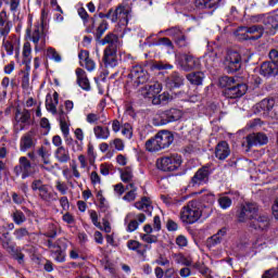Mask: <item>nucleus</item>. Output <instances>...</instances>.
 <instances>
[{"mask_svg": "<svg viewBox=\"0 0 278 278\" xmlns=\"http://www.w3.org/2000/svg\"><path fill=\"white\" fill-rule=\"evenodd\" d=\"M26 38L35 45L36 53L47 47V33H45V26L40 22L26 29Z\"/></svg>", "mask_w": 278, "mask_h": 278, "instance_id": "obj_1", "label": "nucleus"}, {"mask_svg": "<svg viewBox=\"0 0 278 278\" xmlns=\"http://www.w3.org/2000/svg\"><path fill=\"white\" fill-rule=\"evenodd\" d=\"M31 125H34V116L31 115V111L16 108L13 117V131L18 134L20 131L27 129V127H31Z\"/></svg>", "mask_w": 278, "mask_h": 278, "instance_id": "obj_2", "label": "nucleus"}, {"mask_svg": "<svg viewBox=\"0 0 278 278\" xmlns=\"http://www.w3.org/2000/svg\"><path fill=\"white\" fill-rule=\"evenodd\" d=\"M100 16L110 18L112 23H119V25L126 27L131 18V7L128 4H119L115 10L111 9L105 15L101 14Z\"/></svg>", "mask_w": 278, "mask_h": 278, "instance_id": "obj_3", "label": "nucleus"}, {"mask_svg": "<svg viewBox=\"0 0 278 278\" xmlns=\"http://www.w3.org/2000/svg\"><path fill=\"white\" fill-rule=\"evenodd\" d=\"M233 83V77L225 76L220 79V85L226 86L224 90V96L227 99H240V97H244L247 94V85L244 84H236Z\"/></svg>", "mask_w": 278, "mask_h": 278, "instance_id": "obj_4", "label": "nucleus"}, {"mask_svg": "<svg viewBox=\"0 0 278 278\" xmlns=\"http://www.w3.org/2000/svg\"><path fill=\"white\" fill-rule=\"evenodd\" d=\"M184 116V112L178 109H169L165 111H159L152 118L153 125L160 127L162 125H168V123H176Z\"/></svg>", "mask_w": 278, "mask_h": 278, "instance_id": "obj_5", "label": "nucleus"}, {"mask_svg": "<svg viewBox=\"0 0 278 278\" xmlns=\"http://www.w3.org/2000/svg\"><path fill=\"white\" fill-rule=\"evenodd\" d=\"M181 155L170 154L156 160V168L163 173H175L182 164Z\"/></svg>", "mask_w": 278, "mask_h": 278, "instance_id": "obj_6", "label": "nucleus"}, {"mask_svg": "<svg viewBox=\"0 0 278 278\" xmlns=\"http://www.w3.org/2000/svg\"><path fill=\"white\" fill-rule=\"evenodd\" d=\"M202 212L201 208L197 205V202L190 201L185 205L179 213V218L181 223L186 225H194L199 218H201Z\"/></svg>", "mask_w": 278, "mask_h": 278, "instance_id": "obj_7", "label": "nucleus"}, {"mask_svg": "<svg viewBox=\"0 0 278 278\" xmlns=\"http://www.w3.org/2000/svg\"><path fill=\"white\" fill-rule=\"evenodd\" d=\"M227 73H238L242 68V55L238 51L229 50L224 59Z\"/></svg>", "mask_w": 278, "mask_h": 278, "instance_id": "obj_8", "label": "nucleus"}, {"mask_svg": "<svg viewBox=\"0 0 278 278\" xmlns=\"http://www.w3.org/2000/svg\"><path fill=\"white\" fill-rule=\"evenodd\" d=\"M210 175H212V166L206 164L197 170L189 184L192 188L205 186L210 182Z\"/></svg>", "mask_w": 278, "mask_h": 278, "instance_id": "obj_9", "label": "nucleus"}, {"mask_svg": "<svg viewBox=\"0 0 278 278\" xmlns=\"http://www.w3.org/2000/svg\"><path fill=\"white\" fill-rule=\"evenodd\" d=\"M257 212H260V206L257 203L248 202L241 206V211L238 215L239 223H250L255 216H257Z\"/></svg>", "mask_w": 278, "mask_h": 278, "instance_id": "obj_10", "label": "nucleus"}, {"mask_svg": "<svg viewBox=\"0 0 278 278\" xmlns=\"http://www.w3.org/2000/svg\"><path fill=\"white\" fill-rule=\"evenodd\" d=\"M2 47L7 52V55H14L15 51V59L18 61L21 39H18L16 35H11L9 37L7 35V37H3Z\"/></svg>", "mask_w": 278, "mask_h": 278, "instance_id": "obj_11", "label": "nucleus"}, {"mask_svg": "<svg viewBox=\"0 0 278 278\" xmlns=\"http://www.w3.org/2000/svg\"><path fill=\"white\" fill-rule=\"evenodd\" d=\"M36 144H38V138H36V130L30 129L21 137L20 151H22V153H26V151L36 149Z\"/></svg>", "mask_w": 278, "mask_h": 278, "instance_id": "obj_12", "label": "nucleus"}, {"mask_svg": "<svg viewBox=\"0 0 278 278\" xmlns=\"http://www.w3.org/2000/svg\"><path fill=\"white\" fill-rule=\"evenodd\" d=\"M268 144V137L264 132H253L245 137V141L242 143V147L247 148L249 151L252 147H262Z\"/></svg>", "mask_w": 278, "mask_h": 278, "instance_id": "obj_13", "label": "nucleus"}, {"mask_svg": "<svg viewBox=\"0 0 278 278\" xmlns=\"http://www.w3.org/2000/svg\"><path fill=\"white\" fill-rule=\"evenodd\" d=\"M146 220L147 215L143 213H139L137 215L136 213H128L125 217V224L127 225L126 231H128V233L136 231V229H138V227Z\"/></svg>", "mask_w": 278, "mask_h": 278, "instance_id": "obj_14", "label": "nucleus"}, {"mask_svg": "<svg viewBox=\"0 0 278 278\" xmlns=\"http://www.w3.org/2000/svg\"><path fill=\"white\" fill-rule=\"evenodd\" d=\"M162 92V84L159 81H152L149 85H144L139 89V94L144 99H157V94Z\"/></svg>", "mask_w": 278, "mask_h": 278, "instance_id": "obj_15", "label": "nucleus"}, {"mask_svg": "<svg viewBox=\"0 0 278 278\" xmlns=\"http://www.w3.org/2000/svg\"><path fill=\"white\" fill-rule=\"evenodd\" d=\"M13 173L16 177L21 175L22 179H27L31 175V161L27 156H21L18 159V165L14 167Z\"/></svg>", "mask_w": 278, "mask_h": 278, "instance_id": "obj_16", "label": "nucleus"}, {"mask_svg": "<svg viewBox=\"0 0 278 278\" xmlns=\"http://www.w3.org/2000/svg\"><path fill=\"white\" fill-rule=\"evenodd\" d=\"M239 31H243L245 40H260L264 36V26L252 25V26H241Z\"/></svg>", "mask_w": 278, "mask_h": 278, "instance_id": "obj_17", "label": "nucleus"}, {"mask_svg": "<svg viewBox=\"0 0 278 278\" xmlns=\"http://www.w3.org/2000/svg\"><path fill=\"white\" fill-rule=\"evenodd\" d=\"M129 77L137 86H140V84H147V81H149V73L144 70V67H142V65L132 66Z\"/></svg>", "mask_w": 278, "mask_h": 278, "instance_id": "obj_18", "label": "nucleus"}, {"mask_svg": "<svg viewBox=\"0 0 278 278\" xmlns=\"http://www.w3.org/2000/svg\"><path fill=\"white\" fill-rule=\"evenodd\" d=\"M68 248V240L65 238L59 239V247H53L51 256L55 262L63 263L66 262V249Z\"/></svg>", "mask_w": 278, "mask_h": 278, "instance_id": "obj_19", "label": "nucleus"}, {"mask_svg": "<svg viewBox=\"0 0 278 278\" xmlns=\"http://www.w3.org/2000/svg\"><path fill=\"white\" fill-rule=\"evenodd\" d=\"M178 64L182 71H194V68H199L201 66V61L194 58L192 54H182L178 60Z\"/></svg>", "mask_w": 278, "mask_h": 278, "instance_id": "obj_20", "label": "nucleus"}, {"mask_svg": "<svg viewBox=\"0 0 278 278\" xmlns=\"http://www.w3.org/2000/svg\"><path fill=\"white\" fill-rule=\"evenodd\" d=\"M77 12L85 27H87V31L92 34V31H94V27H97V15L90 18V15H88V12L84 7L78 8Z\"/></svg>", "mask_w": 278, "mask_h": 278, "instance_id": "obj_21", "label": "nucleus"}, {"mask_svg": "<svg viewBox=\"0 0 278 278\" xmlns=\"http://www.w3.org/2000/svg\"><path fill=\"white\" fill-rule=\"evenodd\" d=\"M167 36L174 39L178 47H188V38L179 27H172L166 30Z\"/></svg>", "mask_w": 278, "mask_h": 278, "instance_id": "obj_22", "label": "nucleus"}, {"mask_svg": "<svg viewBox=\"0 0 278 278\" xmlns=\"http://www.w3.org/2000/svg\"><path fill=\"white\" fill-rule=\"evenodd\" d=\"M118 50H104L102 62L105 68H115L118 66Z\"/></svg>", "mask_w": 278, "mask_h": 278, "instance_id": "obj_23", "label": "nucleus"}, {"mask_svg": "<svg viewBox=\"0 0 278 278\" xmlns=\"http://www.w3.org/2000/svg\"><path fill=\"white\" fill-rule=\"evenodd\" d=\"M0 244L9 253L14 251V245H12V238H10V231L4 225H0Z\"/></svg>", "mask_w": 278, "mask_h": 278, "instance_id": "obj_24", "label": "nucleus"}, {"mask_svg": "<svg viewBox=\"0 0 278 278\" xmlns=\"http://www.w3.org/2000/svg\"><path fill=\"white\" fill-rule=\"evenodd\" d=\"M101 45H108L104 51H118V47H121V40L117 35L113 33H109L102 40Z\"/></svg>", "mask_w": 278, "mask_h": 278, "instance_id": "obj_25", "label": "nucleus"}, {"mask_svg": "<svg viewBox=\"0 0 278 278\" xmlns=\"http://www.w3.org/2000/svg\"><path fill=\"white\" fill-rule=\"evenodd\" d=\"M278 74V64L275 61L264 62L260 67V75L263 77H275Z\"/></svg>", "mask_w": 278, "mask_h": 278, "instance_id": "obj_26", "label": "nucleus"}, {"mask_svg": "<svg viewBox=\"0 0 278 278\" xmlns=\"http://www.w3.org/2000/svg\"><path fill=\"white\" fill-rule=\"evenodd\" d=\"M11 30H12V23L8 17V11L2 10L0 12V36L2 38H5L7 36L10 35Z\"/></svg>", "mask_w": 278, "mask_h": 278, "instance_id": "obj_27", "label": "nucleus"}, {"mask_svg": "<svg viewBox=\"0 0 278 278\" xmlns=\"http://www.w3.org/2000/svg\"><path fill=\"white\" fill-rule=\"evenodd\" d=\"M155 136L161 147V150L168 149V147L173 144V141L175 140V137L168 130H162L157 132Z\"/></svg>", "mask_w": 278, "mask_h": 278, "instance_id": "obj_28", "label": "nucleus"}, {"mask_svg": "<svg viewBox=\"0 0 278 278\" xmlns=\"http://www.w3.org/2000/svg\"><path fill=\"white\" fill-rule=\"evenodd\" d=\"M231 155V149L227 141H219L215 148V157L217 160H227Z\"/></svg>", "mask_w": 278, "mask_h": 278, "instance_id": "obj_29", "label": "nucleus"}, {"mask_svg": "<svg viewBox=\"0 0 278 278\" xmlns=\"http://www.w3.org/2000/svg\"><path fill=\"white\" fill-rule=\"evenodd\" d=\"M268 225H270V222L268 219V216L266 215L257 214V216H255L250 222V227L252 229H260L261 231H264V229H268Z\"/></svg>", "mask_w": 278, "mask_h": 278, "instance_id": "obj_30", "label": "nucleus"}, {"mask_svg": "<svg viewBox=\"0 0 278 278\" xmlns=\"http://www.w3.org/2000/svg\"><path fill=\"white\" fill-rule=\"evenodd\" d=\"M263 23L267 34L275 36V31H277L278 28V15H265Z\"/></svg>", "mask_w": 278, "mask_h": 278, "instance_id": "obj_31", "label": "nucleus"}, {"mask_svg": "<svg viewBox=\"0 0 278 278\" xmlns=\"http://www.w3.org/2000/svg\"><path fill=\"white\" fill-rule=\"evenodd\" d=\"M58 103H60V94L58 91H54L52 97L51 94L47 96L46 110H48L53 115L58 114Z\"/></svg>", "mask_w": 278, "mask_h": 278, "instance_id": "obj_32", "label": "nucleus"}, {"mask_svg": "<svg viewBox=\"0 0 278 278\" xmlns=\"http://www.w3.org/2000/svg\"><path fill=\"white\" fill-rule=\"evenodd\" d=\"M76 73V81L79 86V88H81L83 90H90V80L88 79V75L86 74V71H84L83 68L78 67L75 71Z\"/></svg>", "mask_w": 278, "mask_h": 278, "instance_id": "obj_33", "label": "nucleus"}, {"mask_svg": "<svg viewBox=\"0 0 278 278\" xmlns=\"http://www.w3.org/2000/svg\"><path fill=\"white\" fill-rule=\"evenodd\" d=\"M135 207L137 210H141L142 212H146L147 214L151 215L153 212V204L151 202V199L143 197L140 201L135 202Z\"/></svg>", "mask_w": 278, "mask_h": 278, "instance_id": "obj_34", "label": "nucleus"}, {"mask_svg": "<svg viewBox=\"0 0 278 278\" xmlns=\"http://www.w3.org/2000/svg\"><path fill=\"white\" fill-rule=\"evenodd\" d=\"M93 136L97 140H108L111 136L110 127L96 125L93 127Z\"/></svg>", "mask_w": 278, "mask_h": 278, "instance_id": "obj_35", "label": "nucleus"}, {"mask_svg": "<svg viewBox=\"0 0 278 278\" xmlns=\"http://www.w3.org/2000/svg\"><path fill=\"white\" fill-rule=\"evenodd\" d=\"M54 157L60 164H67V162H71V152L63 146L54 151Z\"/></svg>", "mask_w": 278, "mask_h": 278, "instance_id": "obj_36", "label": "nucleus"}, {"mask_svg": "<svg viewBox=\"0 0 278 278\" xmlns=\"http://www.w3.org/2000/svg\"><path fill=\"white\" fill-rule=\"evenodd\" d=\"M106 121L105 113H89L86 116V122L89 123V125H99V123L105 125Z\"/></svg>", "mask_w": 278, "mask_h": 278, "instance_id": "obj_37", "label": "nucleus"}, {"mask_svg": "<svg viewBox=\"0 0 278 278\" xmlns=\"http://www.w3.org/2000/svg\"><path fill=\"white\" fill-rule=\"evenodd\" d=\"M127 247L130 251H136V253L138 255H141L142 257L147 255V249L149 248V245H143L142 243L136 240H128Z\"/></svg>", "mask_w": 278, "mask_h": 278, "instance_id": "obj_38", "label": "nucleus"}, {"mask_svg": "<svg viewBox=\"0 0 278 278\" xmlns=\"http://www.w3.org/2000/svg\"><path fill=\"white\" fill-rule=\"evenodd\" d=\"M166 86L167 88H179L180 86H184V77L180 76L179 73L174 72L166 79Z\"/></svg>", "mask_w": 278, "mask_h": 278, "instance_id": "obj_39", "label": "nucleus"}, {"mask_svg": "<svg viewBox=\"0 0 278 278\" xmlns=\"http://www.w3.org/2000/svg\"><path fill=\"white\" fill-rule=\"evenodd\" d=\"M58 193L49 191V186H45L40 191H39V199L41 201H45V203H53V201H58Z\"/></svg>", "mask_w": 278, "mask_h": 278, "instance_id": "obj_40", "label": "nucleus"}, {"mask_svg": "<svg viewBox=\"0 0 278 278\" xmlns=\"http://www.w3.org/2000/svg\"><path fill=\"white\" fill-rule=\"evenodd\" d=\"M198 194H202L201 201L204 203L207 207H212L214 203H216V195L214 192L207 190V189H202Z\"/></svg>", "mask_w": 278, "mask_h": 278, "instance_id": "obj_41", "label": "nucleus"}, {"mask_svg": "<svg viewBox=\"0 0 278 278\" xmlns=\"http://www.w3.org/2000/svg\"><path fill=\"white\" fill-rule=\"evenodd\" d=\"M220 0H195V5L200 10H216Z\"/></svg>", "mask_w": 278, "mask_h": 278, "instance_id": "obj_42", "label": "nucleus"}, {"mask_svg": "<svg viewBox=\"0 0 278 278\" xmlns=\"http://www.w3.org/2000/svg\"><path fill=\"white\" fill-rule=\"evenodd\" d=\"M96 25H98L94 36L96 40H100L103 38V34L108 31V22L105 20H102V17L97 16Z\"/></svg>", "mask_w": 278, "mask_h": 278, "instance_id": "obj_43", "label": "nucleus"}, {"mask_svg": "<svg viewBox=\"0 0 278 278\" xmlns=\"http://www.w3.org/2000/svg\"><path fill=\"white\" fill-rule=\"evenodd\" d=\"M205 78V74L203 72H192L187 75L188 81L193 86H201L203 84V79Z\"/></svg>", "mask_w": 278, "mask_h": 278, "instance_id": "obj_44", "label": "nucleus"}, {"mask_svg": "<svg viewBox=\"0 0 278 278\" xmlns=\"http://www.w3.org/2000/svg\"><path fill=\"white\" fill-rule=\"evenodd\" d=\"M146 151H149V153H157V151H162L157 137L151 138L146 142Z\"/></svg>", "mask_w": 278, "mask_h": 278, "instance_id": "obj_45", "label": "nucleus"}, {"mask_svg": "<svg viewBox=\"0 0 278 278\" xmlns=\"http://www.w3.org/2000/svg\"><path fill=\"white\" fill-rule=\"evenodd\" d=\"M22 55H23V64L31 63V43L29 41L24 42Z\"/></svg>", "mask_w": 278, "mask_h": 278, "instance_id": "obj_46", "label": "nucleus"}, {"mask_svg": "<svg viewBox=\"0 0 278 278\" xmlns=\"http://www.w3.org/2000/svg\"><path fill=\"white\" fill-rule=\"evenodd\" d=\"M67 147H71L73 153H81L84 151V141L70 138L67 140Z\"/></svg>", "mask_w": 278, "mask_h": 278, "instance_id": "obj_47", "label": "nucleus"}, {"mask_svg": "<svg viewBox=\"0 0 278 278\" xmlns=\"http://www.w3.org/2000/svg\"><path fill=\"white\" fill-rule=\"evenodd\" d=\"M257 108L266 114V112H270L273 108H275V100L273 99H264L258 104Z\"/></svg>", "mask_w": 278, "mask_h": 278, "instance_id": "obj_48", "label": "nucleus"}, {"mask_svg": "<svg viewBox=\"0 0 278 278\" xmlns=\"http://www.w3.org/2000/svg\"><path fill=\"white\" fill-rule=\"evenodd\" d=\"M168 101H173V96H170V93L165 91L156 96V98L152 100V103L153 105H160L161 103H168Z\"/></svg>", "mask_w": 278, "mask_h": 278, "instance_id": "obj_49", "label": "nucleus"}, {"mask_svg": "<svg viewBox=\"0 0 278 278\" xmlns=\"http://www.w3.org/2000/svg\"><path fill=\"white\" fill-rule=\"evenodd\" d=\"M29 65H26V68L21 71L23 90H29Z\"/></svg>", "mask_w": 278, "mask_h": 278, "instance_id": "obj_50", "label": "nucleus"}, {"mask_svg": "<svg viewBox=\"0 0 278 278\" xmlns=\"http://www.w3.org/2000/svg\"><path fill=\"white\" fill-rule=\"evenodd\" d=\"M121 179L124 184H127L128 181H134V170L131 167H125L121 170Z\"/></svg>", "mask_w": 278, "mask_h": 278, "instance_id": "obj_51", "label": "nucleus"}, {"mask_svg": "<svg viewBox=\"0 0 278 278\" xmlns=\"http://www.w3.org/2000/svg\"><path fill=\"white\" fill-rule=\"evenodd\" d=\"M87 157L89 164L94 166V162L97 161V152H94V146H92V143H88L87 146Z\"/></svg>", "mask_w": 278, "mask_h": 278, "instance_id": "obj_52", "label": "nucleus"}, {"mask_svg": "<svg viewBox=\"0 0 278 278\" xmlns=\"http://www.w3.org/2000/svg\"><path fill=\"white\" fill-rule=\"evenodd\" d=\"M12 218H13V222L15 223V225H23V223H25L27 220L25 213H23L22 211H18V210L13 212Z\"/></svg>", "mask_w": 278, "mask_h": 278, "instance_id": "obj_53", "label": "nucleus"}, {"mask_svg": "<svg viewBox=\"0 0 278 278\" xmlns=\"http://www.w3.org/2000/svg\"><path fill=\"white\" fill-rule=\"evenodd\" d=\"M217 203L222 210H229V206L231 205L232 201L231 198L227 195H219Z\"/></svg>", "mask_w": 278, "mask_h": 278, "instance_id": "obj_54", "label": "nucleus"}, {"mask_svg": "<svg viewBox=\"0 0 278 278\" xmlns=\"http://www.w3.org/2000/svg\"><path fill=\"white\" fill-rule=\"evenodd\" d=\"M122 135L128 140L134 136V127L129 123H124L122 125Z\"/></svg>", "mask_w": 278, "mask_h": 278, "instance_id": "obj_55", "label": "nucleus"}, {"mask_svg": "<svg viewBox=\"0 0 278 278\" xmlns=\"http://www.w3.org/2000/svg\"><path fill=\"white\" fill-rule=\"evenodd\" d=\"M192 256H186L184 254H178L176 256V263L182 266H192Z\"/></svg>", "mask_w": 278, "mask_h": 278, "instance_id": "obj_56", "label": "nucleus"}, {"mask_svg": "<svg viewBox=\"0 0 278 278\" xmlns=\"http://www.w3.org/2000/svg\"><path fill=\"white\" fill-rule=\"evenodd\" d=\"M2 91L0 92V101L8 97V87L10 86V77H3L1 80Z\"/></svg>", "mask_w": 278, "mask_h": 278, "instance_id": "obj_57", "label": "nucleus"}, {"mask_svg": "<svg viewBox=\"0 0 278 278\" xmlns=\"http://www.w3.org/2000/svg\"><path fill=\"white\" fill-rule=\"evenodd\" d=\"M41 160H42V164L39 165L41 170H47L48 173L55 170V166L53 165V163H51V160H49L48 156Z\"/></svg>", "mask_w": 278, "mask_h": 278, "instance_id": "obj_58", "label": "nucleus"}, {"mask_svg": "<svg viewBox=\"0 0 278 278\" xmlns=\"http://www.w3.org/2000/svg\"><path fill=\"white\" fill-rule=\"evenodd\" d=\"M60 129L64 138H68V136H71V125L68 124L67 119L60 121Z\"/></svg>", "mask_w": 278, "mask_h": 278, "instance_id": "obj_59", "label": "nucleus"}, {"mask_svg": "<svg viewBox=\"0 0 278 278\" xmlns=\"http://www.w3.org/2000/svg\"><path fill=\"white\" fill-rule=\"evenodd\" d=\"M13 236L16 240H23V238H27V236H29V230L25 227L17 228L14 230Z\"/></svg>", "mask_w": 278, "mask_h": 278, "instance_id": "obj_60", "label": "nucleus"}, {"mask_svg": "<svg viewBox=\"0 0 278 278\" xmlns=\"http://www.w3.org/2000/svg\"><path fill=\"white\" fill-rule=\"evenodd\" d=\"M217 58H218V54L214 51L207 52L204 55V60L208 66H214V63L216 62Z\"/></svg>", "mask_w": 278, "mask_h": 278, "instance_id": "obj_61", "label": "nucleus"}, {"mask_svg": "<svg viewBox=\"0 0 278 278\" xmlns=\"http://www.w3.org/2000/svg\"><path fill=\"white\" fill-rule=\"evenodd\" d=\"M47 55H48V58H50V60H54V62H62V55H60L55 51V48H48Z\"/></svg>", "mask_w": 278, "mask_h": 278, "instance_id": "obj_62", "label": "nucleus"}, {"mask_svg": "<svg viewBox=\"0 0 278 278\" xmlns=\"http://www.w3.org/2000/svg\"><path fill=\"white\" fill-rule=\"evenodd\" d=\"M111 147L114 146L116 151H125V141L121 138H115L114 140L110 141Z\"/></svg>", "mask_w": 278, "mask_h": 278, "instance_id": "obj_63", "label": "nucleus"}, {"mask_svg": "<svg viewBox=\"0 0 278 278\" xmlns=\"http://www.w3.org/2000/svg\"><path fill=\"white\" fill-rule=\"evenodd\" d=\"M262 278H278V268H271L264 271Z\"/></svg>", "mask_w": 278, "mask_h": 278, "instance_id": "obj_64", "label": "nucleus"}]
</instances>
